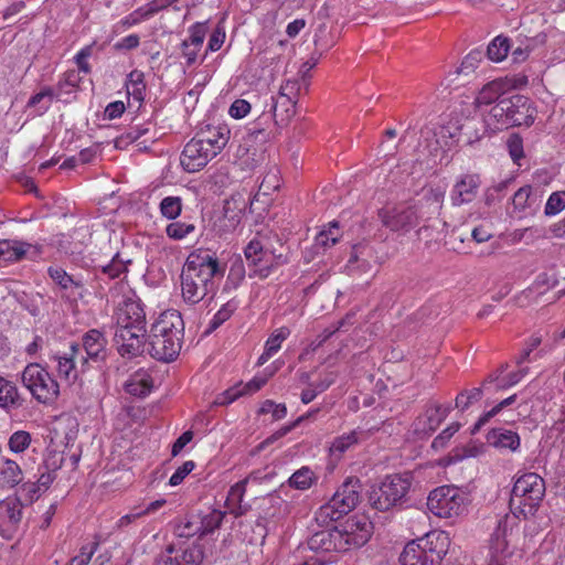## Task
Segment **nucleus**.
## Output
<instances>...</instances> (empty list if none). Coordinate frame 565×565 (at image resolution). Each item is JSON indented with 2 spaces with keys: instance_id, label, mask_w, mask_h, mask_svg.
Masks as SVG:
<instances>
[{
  "instance_id": "obj_1",
  "label": "nucleus",
  "mask_w": 565,
  "mask_h": 565,
  "mask_svg": "<svg viewBox=\"0 0 565 565\" xmlns=\"http://www.w3.org/2000/svg\"><path fill=\"white\" fill-rule=\"evenodd\" d=\"M223 275L224 268L213 253L204 249L192 252L180 275L183 300L189 305H196L207 296L212 298L217 288L215 278Z\"/></svg>"
},
{
  "instance_id": "obj_2",
  "label": "nucleus",
  "mask_w": 565,
  "mask_h": 565,
  "mask_svg": "<svg viewBox=\"0 0 565 565\" xmlns=\"http://www.w3.org/2000/svg\"><path fill=\"white\" fill-rule=\"evenodd\" d=\"M183 339V320L178 311H166L151 326L149 353L158 361L171 362L179 355Z\"/></svg>"
},
{
  "instance_id": "obj_3",
  "label": "nucleus",
  "mask_w": 565,
  "mask_h": 565,
  "mask_svg": "<svg viewBox=\"0 0 565 565\" xmlns=\"http://www.w3.org/2000/svg\"><path fill=\"white\" fill-rule=\"evenodd\" d=\"M449 537L443 531H431L408 542L399 555L401 565H441L448 552Z\"/></svg>"
},
{
  "instance_id": "obj_4",
  "label": "nucleus",
  "mask_w": 565,
  "mask_h": 565,
  "mask_svg": "<svg viewBox=\"0 0 565 565\" xmlns=\"http://www.w3.org/2000/svg\"><path fill=\"white\" fill-rule=\"evenodd\" d=\"M545 495V481L535 472H525L514 481L509 507L515 516L527 519L536 513Z\"/></svg>"
},
{
  "instance_id": "obj_5",
  "label": "nucleus",
  "mask_w": 565,
  "mask_h": 565,
  "mask_svg": "<svg viewBox=\"0 0 565 565\" xmlns=\"http://www.w3.org/2000/svg\"><path fill=\"white\" fill-rule=\"evenodd\" d=\"M362 483L358 477H349L333 493L331 499L319 508L316 521L328 525L340 520L355 509L361 499Z\"/></svg>"
},
{
  "instance_id": "obj_6",
  "label": "nucleus",
  "mask_w": 565,
  "mask_h": 565,
  "mask_svg": "<svg viewBox=\"0 0 565 565\" xmlns=\"http://www.w3.org/2000/svg\"><path fill=\"white\" fill-rule=\"evenodd\" d=\"M249 277L267 278L278 267L287 264L288 257L282 250L277 252L258 239H252L244 248Z\"/></svg>"
},
{
  "instance_id": "obj_7",
  "label": "nucleus",
  "mask_w": 565,
  "mask_h": 565,
  "mask_svg": "<svg viewBox=\"0 0 565 565\" xmlns=\"http://www.w3.org/2000/svg\"><path fill=\"white\" fill-rule=\"evenodd\" d=\"M408 475L386 476L379 486H373L369 493V502L372 508L379 511L402 505L411 488Z\"/></svg>"
},
{
  "instance_id": "obj_8",
  "label": "nucleus",
  "mask_w": 565,
  "mask_h": 565,
  "mask_svg": "<svg viewBox=\"0 0 565 565\" xmlns=\"http://www.w3.org/2000/svg\"><path fill=\"white\" fill-rule=\"evenodd\" d=\"M533 114L534 109L531 107L530 99L520 94L501 98L489 113L490 118L505 127L530 126L534 121Z\"/></svg>"
},
{
  "instance_id": "obj_9",
  "label": "nucleus",
  "mask_w": 565,
  "mask_h": 565,
  "mask_svg": "<svg viewBox=\"0 0 565 565\" xmlns=\"http://www.w3.org/2000/svg\"><path fill=\"white\" fill-rule=\"evenodd\" d=\"M21 380L39 403L52 404L60 395L58 383L38 363L28 364L22 372Z\"/></svg>"
},
{
  "instance_id": "obj_10",
  "label": "nucleus",
  "mask_w": 565,
  "mask_h": 565,
  "mask_svg": "<svg viewBox=\"0 0 565 565\" xmlns=\"http://www.w3.org/2000/svg\"><path fill=\"white\" fill-rule=\"evenodd\" d=\"M466 494L455 487H439L427 498L428 510L438 518H452L461 514L466 508Z\"/></svg>"
},
{
  "instance_id": "obj_11",
  "label": "nucleus",
  "mask_w": 565,
  "mask_h": 565,
  "mask_svg": "<svg viewBox=\"0 0 565 565\" xmlns=\"http://www.w3.org/2000/svg\"><path fill=\"white\" fill-rule=\"evenodd\" d=\"M379 218L390 231L405 234L417 225L418 213L415 205L398 204L381 209Z\"/></svg>"
},
{
  "instance_id": "obj_12",
  "label": "nucleus",
  "mask_w": 565,
  "mask_h": 565,
  "mask_svg": "<svg viewBox=\"0 0 565 565\" xmlns=\"http://www.w3.org/2000/svg\"><path fill=\"white\" fill-rule=\"evenodd\" d=\"M146 335V327L138 331L137 328L130 326H117L114 342L117 351L122 358H135L143 352Z\"/></svg>"
},
{
  "instance_id": "obj_13",
  "label": "nucleus",
  "mask_w": 565,
  "mask_h": 565,
  "mask_svg": "<svg viewBox=\"0 0 565 565\" xmlns=\"http://www.w3.org/2000/svg\"><path fill=\"white\" fill-rule=\"evenodd\" d=\"M57 362V373L68 382H75L78 373L88 370V359L85 358L78 343H72L70 351L54 356Z\"/></svg>"
},
{
  "instance_id": "obj_14",
  "label": "nucleus",
  "mask_w": 565,
  "mask_h": 565,
  "mask_svg": "<svg viewBox=\"0 0 565 565\" xmlns=\"http://www.w3.org/2000/svg\"><path fill=\"white\" fill-rule=\"evenodd\" d=\"M117 326H130L138 331L146 327V313L140 299L136 294L125 295L117 306L116 311Z\"/></svg>"
},
{
  "instance_id": "obj_15",
  "label": "nucleus",
  "mask_w": 565,
  "mask_h": 565,
  "mask_svg": "<svg viewBox=\"0 0 565 565\" xmlns=\"http://www.w3.org/2000/svg\"><path fill=\"white\" fill-rule=\"evenodd\" d=\"M203 557V550L199 545L177 548L170 544L157 556L156 565H200Z\"/></svg>"
},
{
  "instance_id": "obj_16",
  "label": "nucleus",
  "mask_w": 565,
  "mask_h": 565,
  "mask_svg": "<svg viewBox=\"0 0 565 565\" xmlns=\"http://www.w3.org/2000/svg\"><path fill=\"white\" fill-rule=\"evenodd\" d=\"M215 154L212 149L192 138L183 148L180 162L186 172L193 173L203 169Z\"/></svg>"
},
{
  "instance_id": "obj_17",
  "label": "nucleus",
  "mask_w": 565,
  "mask_h": 565,
  "mask_svg": "<svg viewBox=\"0 0 565 565\" xmlns=\"http://www.w3.org/2000/svg\"><path fill=\"white\" fill-rule=\"evenodd\" d=\"M23 507L14 499L0 501V534L7 540H11L19 532L22 522Z\"/></svg>"
},
{
  "instance_id": "obj_18",
  "label": "nucleus",
  "mask_w": 565,
  "mask_h": 565,
  "mask_svg": "<svg viewBox=\"0 0 565 565\" xmlns=\"http://www.w3.org/2000/svg\"><path fill=\"white\" fill-rule=\"evenodd\" d=\"M53 478L49 475L33 473L25 482H22L15 491V501L22 507L30 505L36 501L52 484Z\"/></svg>"
},
{
  "instance_id": "obj_19",
  "label": "nucleus",
  "mask_w": 565,
  "mask_h": 565,
  "mask_svg": "<svg viewBox=\"0 0 565 565\" xmlns=\"http://www.w3.org/2000/svg\"><path fill=\"white\" fill-rule=\"evenodd\" d=\"M374 248L369 243H358L351 247L345 268L349 274H367L376 262Z\"/></svg>"
},
{
  "instance_id": "obj_20",
  "label": "nucleus",
  "mask_w": 565,
  "mask_h": 565,
  "mask_svg": "<svg viewBox=\"0 0 565 565\" xmlns=\"http://www.w3.org/2000/svg\"><path fill=\"white\" fill-rule=\"evenodd\" d=\"M371 523L364 518L359 520L356 518L349 519L344 524L339 527L342 534V542H345V551L353 547L363 546L371 537Z\"/></svg>"
},
{
  "instance_id": "obj_21",
  "label": "nucleus",
  "mask_w": 565,
  "mask_h": 565,
  "mask_svg": "<svg viewBox=\"0 0 565 565\" xmlns=\"http://www.w3.org/2000/svg\"><path fill=\"white\" fill-rule=\"evenodd\" d=\"M338 526L326 527L315 532L308 539V546L316 552H345V542Z\"/></svg>"
},
{
  "instance_id": "obj_22",
  "label": "nucleus",
  "mask_w": 565,
  "mask_h": 565,
  "mask_svg": "<svg viewBox=\"0 0 565 565\" xmlns=\"http://www.w3.org/2000/svg\"><path fill=\"white\" fill-rule=\"evenodd\" d=\"M106 338L100 331L96 329H92L83 335V343L79 344V347L85 358L88 359V369L90 367L92 362L99 366L100 363L106 360Z\"/></svg>"
},
{
  "instance_id": "obj_23",
  "label": "nucleus",
  "mask_w": 565,
  "mask_h": 565,
  "mask_svg": "<svg viewBox=\"0 0 565 565\" xmlns=\"http://www.w3.org/2000/svg\"><path fill=\"white\" fill-rule=\"evenodd\" d=\"M194 138L205 147L212 149L213 153L216 156L228 142L230 130L226 126L206 125L196 132Z\"/></svg>"
},
{
  "instance_id": "obj_24",
  "label": "nucleus",
  "mask_w": 565,
  "mask_h": 565,
  "mask_svg": "<svg viewBox=\"0 0 565 565\" xmlns=\"http://www.w3.org/2000/svg\"><path fill=\"white\" fill-rule=\"evenodd\" d=\"M481 181L478 174H463L454 185L451 201L454 205L470 203L477 196Z\"/></svg>"
},
{
  "instance_id": "obj_25",
  "label": "nucleus",
  "mask_w": 565,
  "mask_h": 565,
  "mask_svg": "<svg viewBox=\"0 0 565 565\" xmlns=\"http://www.w3.org/2000/svg\"><path fill=\"white\" fill-rule=\"evenodd\" d=\"M514 514L512 516L505 514L498 521V525L491 535V550L495 554H503L509 545V536L512 535L513 527L516 525Z\"/></svg>"
},
{
  "instance_id": "obj_26",
  "label": "nucleus",
  "mask_w": 565,
  "mask_h": 565,
  "mask_svg": "<svg viewBox=\"0 0 565 565\" xmlns=\"http://www.w3.org/2000/svg\"><path fill=\"white\" fill-rule=\"evenodd\" d=\"M276 125H286L295 115V102L285 93L278 98L270 97L269 113Z\"/></svg>"
},
{
  "instance_id": "obj_27",
  "label": "nucleus",
  "mask_w": 565,
  "mask_h": 565,
  "mask_svg": "<svg viewBox=\"0 0 565 565\" xmlns=\"http://www.w3.org/2000/svg\"><path fill=\"white\" fill-rule=\"evenodd\" d=\"M47 275L62 290L77 291L79 297L84 296V282L79 277L68 275L58 266H50L47 268Z\"/></svg>"
},
{
  "instance_id": "obj_28",
  "label": "nucleus",
  "mask_w": 565,
  "mask_h": 565,
  "mask_svg": "<svg viewBox=\"0 0 565 565\" xmlns=\"http://www.w3.org/2000/svg\"><path fill=\"white\" fill-rule=\"evenodd\" d=\"M487 441L495 448L510 449L511 451H516L520 447L518 433L502 427L491 429L487 434Z\"/></svg>"
},
{
  "instance_id": "obj_29",
  "label": "nucleus",
  "mask_w": 565,
  "mask_h": 565,
  "mask_svg": "<svg viewBox=\"0 0 565 565\" xmlns=\"http://www.w3.org/2000/svg\"><path fill=\"white\" fill-rule=\"evenodd\" d=\"M152 387L153 380L145 370H138L131 374L125 384L126 392L136 397H146L151 392Z\"/></svg>"
},
{
  "instance_id": "obj_30",
  "label": "nucleus",
  "mask_w": 565,
  "mask_h": 565,
  "mask_svg": "<svg viewBox=\"0 0 565 565\" xmlns=\"http://www.w3.org/2000/svg\"><path fill=\"white\" fill-rule=\"evenodd\" d=\"M33 246L17 239L0 241V258L4 262L15 263L23 259Z\"/></svg>"
},
{
  "instance_id": "obj_31",
  "label": "nucleus",
  "mask_w": 565,
  "mask_h": 565,
  "mask_svg": "<svg viewBox=\"0 0 565 565\" xmlns=\"http://www.w3.org/2000/svg\"><path fill=\"white\" fill-rule=\"evenodd\" d=\"M267 382L265 377H254L246 384H238L224 392L223 398L218 399V404H230L243 395H250L259 391Z\"/></svg>"
},
{
  "instance_id": "obj_32",
  "label": "nucleus",
  "mask_w": 565,
  "mask_h": 565,
  "mask_svg": "<svg viewBox=\"0 0 565 565\" xmlns=\"http://www.w3.org/2000/svg\"><path fill=\"white\" fill-rule=\"evenodd\" d=\"M504 83L502 81L495 79L487 85H484L479 92L478 96L475 99V104L478 108L481 106H488L492 103L497 104L501 98H505L504 96Z\"/></svg>"
},
{
  "instance_id": "obj_33",
  "label": "nucleus",
  "mask_w": 565,
  "mask_h": 565,
  "mask_svg": "<svg viewBox=\"0 0 565 565\" xmlns=\"http://www.w3.org/2000/svg\"><path fill=\"white\" fill-rule=\"evenodd\" d=\"M342 237V231L338 221L329 222L316 236L315 247L326 250L334 246Z\"/></svg>"
},
{
  "instance_id": "obj_34",
  "label": "nucleus",
  "mask_w": 565,
  "mask_h": 565,
  "mask_svg": "<svg viewBox=\"0 0 565 565\" xmlns=\"http://www.w3.org/2000/svg\"><path fill=\"white\" fill-rule=\"evenodd\" d=\"M280 497L274 493L262 499L259 503V509L262 512L256 520V525L264 530L263 537H265L267 534L266 524L268 520L276 516V513L280 508Z\"/></svg>"
},
{
  "instance_id": "obj_35",
  "label": "nucleus",
  "mask_w": 565,
  "mask_h": 565,
  "mask_svg": "<svg viewBox=\"0 0 565 565\" xmlns=\"http://www.w3.org/2000/svg\"><path fill=\"white\" fill-rule=\"evenodd\" d=\"M24 479L21 467L11 459H7L0 468V484L2 487L14 488Z\"/></svg>"
},
{
  "instance_id": "obj_36",
  "label": "nucleus",
  "mask_w": 565,
  "mask_h": 565,
  "mask_svg": "<svg viewBox=\"0 0 565 565\" xmlns=\"http://www.w3.org/2000/svg\"><path fill=\"white\" fill-rule=\"evenodd\" d=\"M450 411L451 407L449 405L443 406L438 403H431L425 413L427 423L424 430L429 434L434 433L448 416Z\"/></svg>"
},
{
  "instance_id": "obj_37",
  "label": "nucleus",
  "mask_w": 565,
  "mask_h": 565,
  "mask_svg": "<svg viewBox=\"0 0 565 565\" xmlns=\"http://www.w3.org/2000/svg\"><path fill=\"white\" fill-rule=\"evenodd\" d=\"M130 264V259H124L120 253H116L109 263L100 265L96 269L99 268V271L109 279H115L120 277V275L126 274L128 271V265Z\"/></svg>"
},
{
  "instance_id": "obj_38",
  "label": "nucleus",
  "mask_w": 565,
  "mask_h": 565,
  "mask_svg": "<svg viewBox=\"0 0 565 565\" xmlns=\"http://www.w3.org/2000/svg\"><path fill=\"white\" fill-rule=\"evenodd\" d=\"M21 404L17 386L0 376V407H19Z\"/></svg>"
},
{
  "instance_id": "obj_39",
  "label": "nucleus",
  "mask_w": 565,
  "mask_h": 565,
  "mask_svg": "<svg viewBox=\"0 0 565 565\" xmlns=\"http://www.w3.org/2000/svg\"><path fill=\"white\" fill-rule=\"evenodd\" d=\"M126 87L128 96L132 97L136 102L141 103L145 99L146 90L143 73L137 70L130 72Z\"/></svg>"
},
{
  "instance_id": "obj_40",
  "label": "nucleus",
  "mask_w": 565,
  "mask_h": 565,
  "mask_svg": "<svg viewBox=\"0 0 565 565\" xmlns=\"http://www.w3.org/2000/svg\"><path fill=\"white\" fill-rule=\"evenodd\" d=\"M511 49L510 40L505 36L498 35L487 47V56L492 62L503 61Z\"/></svg>"
},
{
  "instance_id": "obj_41",
  "label": "nucleus",
  "mask_w": 565,
  "mask_h": 565,
  "mask_svg": "<svg viewBox=\"0 0 565 565\" xmlns=\"http://www.w3.org/2000/svg\"><path fill=\"white\" fill-rule=\"evenodd\" d=\"M316 480L317 478L313 471L308 467H302L289 477L288 484L290 488L305 491L308 490Z\"/></svg>"
},
{
  "instance_id": "obj_42",
  "label": "nucleus",
  "mask_w": 565,
  "mask_h": 565,
  "mask_svg": "<svg viewBox=\"0 0 565 565\" xmlns=\"http://www.w3.org/2000/svg\"><path fill=\"white\" fill-rule=\"evenodd\" d=\"M318 412H319V408L313 409L311 412H308L307 414L301 415L300 417H298L295 422H292V423H290L288 425L282 426L277 431H275L273 435H270L268 438H266L264 441H262L257 446V449L258 450H263L266 446H268V445L273 444L274 441L278 440L279 438L286 436L294 428H296L300 423H302L305 419H307V418H309L311 416H315V414H317Z\"/></svg>"
},
{
  "instance_id": "obj_43",
  "label": "nucleus",
  "mask_w": 565,
  "mask_h": 565,
  "mask_svg": "<svg viewBox=\"0 0 565 565\" xmlns=\"http://www.w3.org/2000/svg\"><path fill=\"white\" fill-rule=\"evenodd\" d=\"M174 533L179 537L190 539L194 535L201 537L199 515H190L174 526Z\"/></svg>"
},
{
  "instance_id": "obj_44",
  "label": "nucleus",
  "mask_w": 565,
  "mask_h": 565,
  "mask_svg": "<svg viewBox=\"0 0 565 565\" xmlns=\"http://www.w3.org/2000/svg\"><path fill=\"white\" fill-rule=\"evenodd\" d=\"M51 87H44L41 92L34 94L28 102V107H38V115H43L49 110L55 97Z\"/></svg>"
},
{
  "instance_id": "obj_45",
  "label": "nucleus",
  "mask_w": 565,
  "mask_h": 565,
  "mask_svg": "<svg viewBox=\"0 0 565 565\" xmlns=\"http://www.w3.org/2000/svg\"><path fill=\"white\" fill-rule=\"evenodd\" d=\"M271 122V115L263 113L247 129L248 137L255 141H266L268 138L267 128Z\"/></svg>"
},
{
  "instance_id": "obj_46",
  "label": "nucleus",
  "mask_w": 565,
  "mask_h": 565,
  "mask_svg": "<svg viewBox=\"0 0 565 565\" xmlns=\"http://www.w3.org/2000/svg\"><path fill=\"white\" fill-rule=\"evenodd\" d=\"M224 516L225 512L215 509L203 516L199 515L201 537L213 533L216 529H218L223 522Z\"/></svg>"
},
{
  "instance_id": "obj_47",
  "label": "nucleus",
  "mask_w": 565,
  "mask_h": 565,
  "mask_svg": "<svg viewBox=\"0 0 565 565\" xmlns=\"http://www.w3.org/2000/svg\"><path fill=\"white\" fill-rule=\"evenodd\" d=\"M160 213L168 220H175L182 212V200L179 196H166L161 200Z\"/></svg>"
},
{
  "instance_id": "obj_48",
  "label": "nucleus",
  "mask_w": 565,
  "mask_h": 565,
  "mask_svg": "<svg viewBox=\"0 0 565 565\" xmlns=\"http://www.w3.org/2000/svg\"><path fill=\"white\" fill-rule=\"evenodd\" d=\"M236 308V303L233 301H227L226 303H224L211 319L205 333H212L217 328H220L225 321H227L232 317Z\"/></svg>"
},
{
  "instance_id": "obj_49",
  "label": "nucleus",
  "mask_w": 565,
  "mask_h": 565,
  "mask_svg": "<svg viewBox=\"0 0 565 565\" xmlns=\"http://www.w3.org/2000/svg\"><path fill=\"white\" fill-rule=\"evenodd\" d=\"M245 274L246 270L243 260L241 258L235 259L231 265L225 284V289L237 288L245 278Z\"/></svg>"
},
{
  "instance_id": "obj_50",
  "label": "nucleus",
  "mask_w": 565,
  "mask_h": 565,
  "mask_svg": "<svg viewBox=\"0 0 565 565\" xmlns=\"http://www.w3.org/2000/svg\"><path fill=\"white\" fill-rule=\"evenodd\" d=\"M206 32V23L196 22L189 29V38L183 40V42H186L189 45L200 51L203 45Z\"/></svg>"
},
{
  "instance_id": "obj_51",
  "label": "nucleus",
  "mask_w": 565,
  "mask_h": 565,
  "mask_svg": "<svg viewBox=\"0 0 565 565\" xmlns=\"http://www.w3.org/2000/svg\"><path fill=\"white\" fill-rule=\"evenodd\" d=\"M31 435L25 430L14 431L8 441L9 449L15 454L24 451L31 444Z\"/></svg>"
},
{
  "instance_id": "obj_52",
  "label": "nucleus",
  "mask_w": 565,
  "mask_h": 565,
  "mask_svg": "<svg viewBox=\"0 0 565 565\" xmlns=\"http://www.w3.org/2000/svg\"><path fill=\"white\" fill-rule=\"evenodd\" d=\"M63 457L58 454H50L42 465L38 468V475H45L49 473L53 481L56 478V471L62 467L63 465Z\"/></svg>"
},
{
  "instance_id": "obj_53",
  "label": "nucleus",
  "mask_w": 565,
  "mask_h": 565,
  "mask_svg": "<svg viewBox=\"0 0 565 565\" xmlns=\"http://www.w3.org/2000/svg\"><path fill=\"white\" fill-rule=\"evenodd\" d=\"M358 434L355 431H351L348 434H343L339 437H337L331 447L330 451L332 454H344L351 446L355 445L358 443Z\"/></svg>"
},
{
  "instance_id": "obj_54",
  "label": "nucleus",
  "mask_w": 565,
  "mask_h": 565,
  "mask_svg": "<svg viewBox=\"0 0 565 565\" xmlns=\"http://www.w3.org/2000/svg\"><path fill=\"white\" fill-rule=\"evenodd\" d=\"M516 399V395L513 394L509 396L508 398L500 402L498 405H495L492 409L483 414L478 422L475 424V426L471 429V434H476L483 425H486L490 418L495 416L502 408L513 404Z\"/></svg>"
},
{
  "instance_id": "obj_55",
  "label": "nucleus",
  "mask_w": 565,
  "mask_h": 565,
  "mask_svg": "<svg viewBox=\"0 0 565 565\" xmlns=\"http://www.w3.org/2000/svg\"><path fill=\"white\" fill-rule=\"evenodd\" d=\"M98 546V541L83 545L79 550V553L72 557L68 561L67 565H88Z\"/></svg>"
},
{
  "instance_id": "obj_56",
  "label": "nucleus",
  "mask_w": 565,
  "mask_h": 565,
  "mask_svg": "<svg viewBox=\"0 0 565 565\" xmlns=\"http://www.w3.org/2000/svg\"><path fill=\"white\" fill-rule=\"evenodd\" d=\"M159 8L156 6L141 7L130 13L122 20V24L127 26L135 25L142 20H146L158 12Z\"/></svg>"
},
{
  "instance_id": "obj_57",
  "label": "nucleus",
  "mask_w": 565,
  "mask_h": 565,
  "mask_svg": "<svg viewBox=\"0 0 565 565\" xmlns=\"http://www.w3.org/2000/svg\"><path fill=\"white\" fill-rule=\"evenodd\" d=\"M483 58V51L476 49L469 52L461 62L458 73L468 75L473 72Z\"/></svg>"
},
{
  "instance_id": "obj_58",
  "label": "nucleus",
  "mask_w": 565,
  "mask_h": 565,
  "mask_svg": "<svg viewBox=\"0 0 565 565\" xmlns=\"http://www.w3.org/2000/svg\"><path fill=\"white\" fill-rule=\"evenodd\" d=\"M565 209V191L553 192L546 204L544 213L546 215H556Z\"/></svg>"
},
{
  "instance_id": "obj_59",
  "label": "nucleus",
  "mask_w": 565,
  "mask_h": 565,
  "mask_svg": "<svg viewBox=\"0 0 565 565\" xmlns=\"http://www.w3.org/2000/svg\"><path fill=\"white\" fill-rule=\"evenodd\" d=\"M482 396V387L462 391L456 397V407L462 411L467 409L472 403L478 402Z\"/></svg>"
},
{
  "instance_id": "obj_60",
  "label": "nucleus",
  "mask_w": 565,
  "mask_h": 565,
  "mask_svg": "<svg viewBox=\"0 0 565 565\" xmlns=\"http://www.w3.org/2000/svg\"><path fill=\"white\" fill-rule=\"evenodd\" d=\"M195 227L193 224H186L183 222H173L170 223L167 228L166 233L168 237L173 239H182L192 232H194Z\"/></svg>"
},
{
  "instance_id": "obj_61",
  "label": "nucleus",
  "mask_w": 565,
  "mask_h": 565,
  "mask_svg": "<svg viewBox=\"0 0 565 565\" xmlns=\"http://www.w3.org/2000/svg\"><path fill=\"white\" fill-rule=\"evenodd\" d=\"M290 334V330L286 327H281L275 330L266 341L265 348L273 353L278 352L281 343Z\"/></svg>"
},
{
  "instance_id": "obj_62",
  "label": "nucleus",
  "mask_w": 565,
  "mask_h": 565,
  "mask_svg": "<svg viewBox=\"0 0 565 565\" xmlns=\"http://www.w3.org/2000/svg\"><path fill=\"white\" fill-rule=\"evenodd\" d=\"M252 477L253 476L250 475L248 478L238 481L237 483L231 487L226 499L227 507H232L236 502H243V498L246 492V484Z\"/></svg>"
},
{
  "instance_id": "obj_63",
  "label": "nucleus",
  "mask_w": 565,
  "mask_h": 565,
  "mask_svg": "<svg viewBox=\"0 0 565 565\" xmlns=\"http://www.w3.org/2000/svg\"><path fill=\"white\" fill-rule=\"evenodd\" d=\"M507 147L512 160L520 164V159L524 157L522 138L518 134H512L507 140Z\"/></svg>"
},
{
  "instance_id": "obj_64",
  "label": "nucleus",
  "mask_w": 565,
  "mask_h": 565,
  "mask_svg": "<svg viewBox=\"0 0 565 565\" xmlns=\"http://www.w3.org/2000/svg\"><path fill=\"white\" fill-rule=\"evenodd\" d=\"M460 428V424L452 423L447 428H445L438 436H436L431 443V447L434 449L444 448L449 439L457 433Z\"/></svg>"
}]
</instances>
